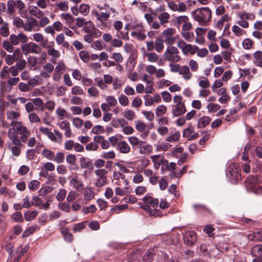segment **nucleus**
I'll list each match as a JSON object with an SVG mask.
<instances>
[{
    "label": "nucleus",
    "mask_w": 262,
    "mask_h": 262,
    "mask_svg": "<svg viewBox=\"0 0 262 262\" xmlns=\"http://www.w3.org/2000/svg\"><path fill=\"white\" fill-rule=\"evenodd\" d=\"M23 29L25 31L27 32L39 31L40 28L38 26V20L34 18L31 17L24 24Z\"/></svg>",
    "instance_id": "1a4fd4ad"
},
{
    "label": "nucleus",
    "mask_w": 262,
    "mask_h": 262,
    "mask_svg": "<svg viewBox=\"0 0 262 262\" xmlns=\"http://www.w3.org/2000/svg\"><path fill=\"white\" fill-rule=\"evenodd\" d=\"M55 134L50 132L48 135L47 137L52 141H56L57 137L59 138L62 137V134L59 133L58 130H54Z\"/></svg>",
    "instance_id": "5fc2aeb1"
},
{
    "label": "nucleus",
    "mask_w": 262,
    "mask_h": 262,
    "mask_svg": "<svg viewBox=\"0 0 262 262\" xmlns=\"http://www.w3.org/2000/svg\"><path fill=\"white\" fill-rule=\"evenodd\" d=\"M95 26L94 23L91 20L86 21L85 25H84V27L83 28V30L85 33H91L94 30Z\"/></svg>",
    "instance_id": "a19ab883"
},
{
    "label": "nucleus",
    "mask_w": 262,
    "mask_h": 262,
    "mask_svg": "<svg viewBox=\"0 0 262 262\" xmlns=\"http://www.w3.org/2000/svg\"><path fill=\"white\" fill-rule=\"evenodd\" d=\"M186 111L185 104L176 105L174 108L172 110V114L174 116L177 117L183 115Z\"/></svg>",
    "instance_id": "bb28decb"
},
{
    "label": "nucleus",
    "mask_w": 262,
    "mask_h": 262,
    "mask_svg": "<svg viewBox=\"0 0 262 262\" xmlns=\"http://www.w3.org/2000/svg\"><path fill=\"white\" fill-rule=\"evenodd\" d=\"M7 13L8 15H12L15 12V5L14 0H9L7 4Z\"/></svg>",
    "instance_id": "72a5a7b5"
},
{
    "label": "nucleus",
    "mask_w": 262,
    "mask_h": 262,
    "mask_svg": "<svg viewBox=\"0 0 262 262\" xmlns=\"http://www.w3.org/2000/svg\"><path fill=\"white\" fill-rule=\"evenodd\" d=\"M117 149L121 154H127L130 152V147L125 141H121L117 143Z\"/></svg>",
    "instance_id": "2eb2a0df"
},
{
    "label": "nucleus",
    "mask_w": 262,
    "mask_h": 262,
    "mask_svg": "<svg viewBox=\"0 0 262 262\" xmlns=\"http://www.w3.org/2000/svg\"><path fill=\"white\" fill-rule=\"evenodd\" d=\"M41 155L49 160H53L54 153L52 150L47 148H44L41 153Z\"/></svg>",
    "instance_id": "4c0bfd02"
},
{
    "label": "nucleus",
    "mask_w": 262,
    "mask_h": 262,
    "mask_svg": "<svg viewBox=\"0 0 262 262\" xmlns=\"http://www.w3.org/2000/svg\"><path fill=\"white\" fill-rule=\"evenodd\" d=\"M144 57L147 58L148 61L150 62H156L159 59L158 55L154 52L147 53L144 54Z\"/></svg>",
    "instance_id": "ea45409f"
},
{
    "label": "nucleus",
    "mask_w": 262,
    "mask_h": 262,
    "mask_svg": "<svg viewBox=\"0 0 262 262\" xmlns=\"http://www.w3.org/2000/svg\"><path fill=\"white\" fill-rule=\"evenodd\" d=\"M231 19L230 17L228 14H226L222 16V17L218 20L216 23V27L219 30H221L223 28L224 24L226 21H228Z\"/></svg>",
    "instance_id": "473e14b6"
},
{
    "label": "nucleus",
    "mask_w": 262,
    "mask_h": 262,
    "mask_svg": "<svg viewBox=\"0 0 262 262\" xmlns=\"http://www.w3.org/2000/svg\"><path fill=\"white\" fill-rule=\"evenodd\" d=\"M28 11L31 15L37 18H41L43 15V12L40 9H38V7L37 6H29Z\"/></svg>",
    "instance_id": "aec40b11"
},
{
    "label": "nucleus",
    "mask_w": 262,
    "mask_h": 262,
    "mask_svg": "<svg viewBox=\"0 0 262 262\" xmlns=\"http://www.w3.org/2000/svg\"><path fill=\"white\" fill-rule=\"evenodd\" d=\"M56 114L59 120H63L68 117V112L67 111L61 107H58L56 110Z\"/></svg>",
    "instance_id": "58836bf2"
},
{
    "label": "nucleus",
    "mask_w": 262,
    "mask_h": 262,
    "mask_svg": "<svg viewBox=\"0 0 262 262\" xmlns=\"http://www.w3.org/2000/svg\"><path fill=\"white\" fill-rule=\"evenodd\" d=\"M193 19L201 26L205 25L211 17V11L208 7L197 8L191 12Z\"/></svg>",
    "instance_id": "7ed1b4c3"
},
{
    "label": "nucleus",
    "mask_w": 262,
    "mask_h": 262,
    "mask_svg": "<svg viewBox=\"0 0 262 262\" xmlns=\"http://www.w3.org/2000/svg\"><path fill=\"white\" fill-rule=\"evenodd\" d=\"M177 46L182 49L183 53L185 55L188 53H190L191 55H193L198 49V46L187 44L185 42L181 40L179 41Z\"/></svg>",
    "instance_id": "6e6552de"
},
{
    "label": "nucleus",
    "mask_w": 262,
    "mask_h": 262,
    "mask_svg": "<svg viewBox=\"0 0 262 262\" xmlns=\"http://www.w3.org/2000/svg\"><path fill=\"white\" fill-rule=\"evenodd\" d=\"M239 17L240 19H244L245 20L251 19L253 20L255 18V15L252 13H247L246 12H241L239 14Z\"/></svg>",
    "instance_id": "3c124183"
},
{
    "label": "nucleus",
    "mask_w": 262,
    "mask_h": 262,
    "mask_svg": "<svg viewBox=\"0 0 262 262\" xmlns=\"http://www.w3.org/2000/svg\"><path fill=\"white\" fill-rule=\"evenodd\" d=\"M47 53L49 55L56 58L59 57L60 55V52L58 50L55 49L54 48H52L51 46L48 47Z\"/></svg>",
    "instance_id": "37998d69"
},
{
    "label": "nucleus",
    "mask_w": 262,
    "mask_h": 262,
    "mask_svg": "<svg viewBox=\"0 0 262 262\" xmlns=\"http://www.w3.org/2000/svg\"><path fill=\"white\" fill-rule=\"evenodd\" d=\"M188 17L187 16H179L177 17L176 25L178 27H179L182 24H184L186 23L187 21H188Z\"/></svg>",
    "instance_id": "864d4df0"
},
{
    "label": "nucleus",
    "mask_w": 262,
    "mask_h": 262,
    "mask_svg": "<svg viewBox=\"0 0 262 262\" xmlns=\"http://www.w3.org/2000/svg\"><path fill=\"white\" fill-rule=\"evenodd\" d=\"M118 101L122 106H127L129 103L128 98L124 95L121 94L118 97Z\"/></svg>",
    "instance_id": "338daca9"
},
{
    "label": "nucleus",
    "mask_w": 262,
    "mask_h": 262,
    "mask_svg": "<svg viewBox=\"0 0 262 262\" xmlns=\"http://www.w3.org/2000/svg\"><path fill=\"white\" fill-rule=\"evenodd\" d=\"M241 169L238 164L234 163L231 164L228 167L226 174L228 178L236 182L241 177Z\"/></svg>",
    "instance_id": "39448f33"
},
{
    "label": "nucleus",
    "mask_w": 262,
    "mask_h": 262,
    "mask_svg": "<svg viewBox=\"0 0 262 262\" xmlns=\"http://www.w3.org/2000/svg\"><path fill=\"white\" fill-rule=\"evenodd\" d=\"M29 120L31 123H38L40 121V118L35 113H31L29 115Z\"/></svg>",
    "instance_id": "bf43d9fd"
},
{
    "label": "nucleus",
    "mask_w": 262,
    "mask_h": 262,
    "mask_svg": "<svg viewBox=\"0 0 262 262\" xmlns=\"http://www.w3.org/2000/svg\"><path fill=\"white\" fill-rule=\"evenodd\" d=\"M90 12V7L85 4H81L79 6V12L83 15H87Z\"/></svg>",
    "instance_id": "4d7b16f0"
},
{
    "label": "nucleus",
    "mask_w": 262,
    "mask_h": 262,
    "mask_svg": "<svg viewBox=\"0 0 262 262\" xmlns=\"http://www.w3.org/2000/svg\"><path fill=\"white\" fill-rule=\"evenodd\" d=\"M167 107L164 105H160L156 108V115L157 116H162L167 112Z\"/></svg>",
    "instance_id": "de8ad7c7"
},
{
    "label": "nucleus",
    "mask_w": 262,
    "mask_h": 262,
    "mask_svg": "<svg viewBox=\"0 0 262 262\" xmlns=\"http://www.w3.org/2000/svg\"><path fill=\"white\" fill-rule=\"evenodd\" d=\"M40 185V182L37 180H32L28 184V188L32 191L37 190Z\"/></svg>",
    "instance_id": "052dcab7"
},
{
    "label": "nucleus",
    "mask_w": 262,
    "mask_h": 262,
    "mask_svg": "<svg viewBox=\"0 0 262 262\" xmlns=\"http://www.w3.org/2000/svg\"><path fill=\"white\" fill-rule=\"evenodd\" d=\"M124 116L126 119L128 120H132L135 117L136 114L133 111L128 110L125 111L124 112Z\"/></svg>",
    "instance_id": "e2e57ef3"
},
{
    "label": "nucleus",
    "mask_w": 262,
    "mask_h": 262,
    "mask_svg": "<svg viewBox=\"0 0 262 262\" xmlns=\"http://www.w3.org/2000/svg\"><path fill=\"white\" fill-rule=\"evenodd\" d=\"M156 250L155 249H149L144 255L143 260L144 262H151L154 259Z\"/></svg>",
    "instance_id": "5701e85b"
},
{
    "label": "nucleus",
    "mask_w": 262,
    "mask_h": 262,
    "mask_svg": "<svg viewBox=\"0 0 262 262\" xmlns=\"http://www.w3.org/2000/svg\"><path fill=\"white\" fill-rule=\"evenodd\" d=\"M232 31L234 34L237 37L241 36L244 32V30L237 25L232 26Z\"/></svg>",
    "instance_id": "69168bd1"
},
{
    "label": "nucleus",
    "mask_w": 262,
    "mask_h": 262,
    "mask_svg": "<svg viewBox=\"0 0 262 262\" xmlns=\"http://www.w3.org/2000/svg\"><path fill=\"white\" fill-rule=\"evenodd\" d=\"M10 40L14 46L18 45L20 42L21 43H26L28 41L27 36L23 33H19L17 35L11 34L10 36Z\"/></svg>",
    "instance_id": "f8f14e48"
},
{
    "label": "nucleus",
    "mask_w": 262,
    "mask_h": 262,
    "mask_svg": "<svg viewBox=\"0 0 262 262\" xmlns=\"http://www.w3.org/2000/svg\"><path fill=\"white\" fill-rule=\"evenodd\" d=\"M211 121V119L208 116H203L199 119L198 122V127L199 128H204Z\"/></svg>",
    "instance_id": "c756f323"
},
{
    "label": "nucleus",
    "mask_w": 262,
    "mask_h": 262,
    "mask_svg": "<svg viewBox=\"0 0 262 262\" xmlns=\"http://www.w3.org/2000/svg\"><path fill=\"white\" fill-rule=\"evenodd\" d=\"M9 129L8 136L14 145H21V142L25 143L31 135L30 130L24 126L20 121H12Z\"/></svg>",
    "instance_id": "f257e3e1"
},
{
    "label": "nucleus",
    "mask_w": 262,
    "mask_h": 262,
    "mask_svg": "<svg viewBox=\"0 0 262 262\" xmlns=\"http://www.w3.org/2000/svg\"><path fill=\"white\" fill-rule=\"evenodd\" d=\"M179 53V50L176 47H167L164 52V59L170 62H179L181 59L180 56L178 55Z\"/></svg>",
    "instance_id": "20e7f679"
},
{
    "label": "nucleus",
    "mask_w": 262,
    "mask_h": 262,
    "mask_svg": "<svg viewBox=\"0 0 262 262\" xmlns=\"http://www.w3.org/2000/svg\"><path fill=\"white\" fill-rule=\"evenodd\" d=\"M138 148L139 149V152L141 154H148L151 153L152 150V146L149 144H146L143 141Z\"/></svg>",
    "instance_id": "4be33fe9"
},
{
    "label": "nucleus",
    "mask_w": 262,
    "mask_h": 262,
    "mask_svg": "<svg viewBox=\"0 0 262 262\" xmlns=\"http://www.w3.org/2000/svg\"><path fill=\"white\" fill-rule=\"evenodd\" d=\"M196 241V236L193 231H187L184 235V241L188 246H192Z\"/></svg>",
    "instance_id": "ddd939ff"
},
{
    "label": "nucleus",
    "mask_w": 262,
    "mask_h": 262,
    "mask_svg": "<svg viewBox=\"0 0 262 262\" xmlns=\"http://www.w3.org/2000/svg\"><path fill=\"white\" fill-rule=\"evenodd\" d=\"M60 17L64 21L65 24L69 26H71L74 21V17L70 13H62Z\"/></svg>",
    "instance_id": "b1692460"
},
{
    "label": "nucleus",
    "mask_w": 262,
    "mask_h": 262,
    "mask_svg": "<svg viewBox=\"0 0 262 262\" xmlns=\"http://www.w3.org/2000/svg\"><path fill=\"white\" fill-rule=\"evenodd\" d=\"M55 106V102L52 100H49L44 104V110L47 109L50 112L54 110Z\"/></svg>",
    "instance_id": "8fccbe9b"
},
{
    "label": "nucleus",
    "mask_w": 262,
    "mask_h": 262,
    "mask_svg": "<svg viewBox=\"0 0 262 262\" xmlns=\"http://www.w3.org/2000/svg\"><path fill=\"white\" fill-rule=\"evenodd\" d=\"M155 49L157 52H161L164 48L163 41L161 38H157L155 42Z\"/></svg>",
    "instance_id": "a18cd8bd"
},
{
    "label": "nucleus",
    "mask_w": 262,
    "mask_h": 262,
    "mask_svg": "<svg viewBox=\"0 0 262 262\" xmlns=\"http://www.w3.org/2000/svg\"><path fill=\"white\" fill-rule=\"evenodd\" d=\"M151 161L154 163V167L156 169H158L160 165L162 163L163 158L159 155H153L150 157Z\"/></svg>",
    "instance_id": "7c9ffc66"
},
{
    "label": "nucleus",
    "mask_w": 262,
    "mask_h": 262,
    "mask_svg": "<svg viewBox=\"0 0 262 262\" xmlns=\"http://www.w3.org/2000/svg\"><path fill=\"white\" fill-rule=\"evenodd\" d=\"M179 74L182 75L183 78L185 80H189L192 76L187 66H181Z\"/></svg>",
    "instance_id": "a211bd4d"
},
{
    "label": "nucleus",
    "mask_w": 262,
    "mask_h": 262,
    "mask_svg": "<svg viewBox=\"0 0 262 262\" xmlns=\"http://www.w3.org/2000/svg\"><path fill=\"white\" fill-rule=\"evenodd\" d=\"M37 215V212L36 211H28L25 213V218L26 221H30L33 220Z\"/></svg>",
    "instance_id": "6e6d98bb"
},
{
    "label": "nucleus",
    "mask_w": 262,
    "mask_h": 262,
    "mask_svg": "<svg viewBox=\"0 0 262 262\" xmlns=\"http://www.w3.org/2000/svg\"><path fill=\"white\" fill-rule=\"evenodd\" d=\"M168 8L173 11L179 13L184 12L187 9L186 4L182 2H178L176 3L174 1H172L168 3Z\"/></svg>",
    "instance_id": "9d476101"
},
{
    "label": "nucleus",
    "mask_w": 262,
    "mask_h": 262,
    "mask_svg": "<svg viewBox=\"0 0 262 262\" xmlns=\"http://www.w3.org/2000/svg\"><path fill=\"white\" fill-rule=\"evenodd\" d=\"M149 160L148 159H141L137 162V169L140 171L143 170L149 165Z\"/></svg>",
    "instance_id": "2f4dec72"
},
{
    "label": "nucleus",
    "mask_w": 262,
    "mask_h": 262,
    "mask_svg": "<svg viewBox=\"0 0 262 262\" xmlns=\"http://www.w3.org/2000/svg\"><path fill=\"white\" fill-rule=\"evenodd\" d=\"M21 50L25 55H27L30 53L39 54L41 51L39 46L33 42L26 43L22 46Z\"/></svg>",
    "instance_id": "0eeeda50"
},
{
    "label": "nucleus",
    "mask_w": 262,
    "mask_h": 262,
    "mask_svg": "<svg viewBox=\"0 0 262 262\" xmlns=\"http://www.w3.org/2000/svg\"><path fill=\"white\" fill-rule=\"evenodd\" d=\"M55 41L58 45H62L64 48L68 49L69 47V42L65 40L64 36L62 33L56 36Z\"/></svg>",
    "instance_id": "a878e982"
},
{
    "label": "nucleus",
    "mask_w": 262,
    "mask_h": 262,
    "mask_svg": "<svg viewBox=\"0 0 262 262\" xmlns=\"http://www.w3.org/2000/svg\"><path fill=\"white\" fill-rule=\"evenodd\" d=\"M80 165L81 168L92 170L93 169V164L92 160L84 157H82L79 159Z\"/></svg>",
    "instance_id": "dca6fc26"
},
{
    "label": "nucleus",
    "mask_w": 262,
    "mask_h": 262,
    "mask_svg": "<svg viewBox=\"0 0 262 262\" xmlns=\"http://www.w3.org/2000/svg\"><path fill=\"white\" fill-rule=\"evenodd\" d=\"M71 93L75 95H82L84 94V91L80 86L75 85L72 88Z\"/></svg>",
    "instance_id": "0e129e2a"
},
{
    "label": "nucleus",
    "mask_w": 262,
    "mask_h": 262,
    "mask_svg": "<svg viewBox=\"0 0 262 262\" xmlns=\"http://www.w3.org/2000/svg\"><path fill=\"white\" fill-rule=\"evenodd\" d=\"M54 7L57 10L67 12L69 9V2L65 0L57 2L54 4Z\"/></svg>",
    "instance_id": "f3484780"
},
{
    "label": "nucleus",
    "mask_w": 262,
    "mask_h": 262,
    "mask_svg": "<svg viewBox=\"0 0 262 262\" xmlns=\"http://www.w3.org/2000/svg\"><path fill=\"white\" fill-rule=\"evenodd\" d=\"M20 145H14L12 144V143H10L8 145V148L11 150L12 155L15 157H18L20 154V149L19 146Z\"/></svg>",
    "instance_id": "f704fd0d"
},
{
    "label": "nucleus",
    "mask_w": 262,
    "mask_h": 262,
    "mask_svg": "<svg viewBox=\"0 0 262 262\" xmlns=\"http://www.w3.org/2000/svg\"><path fill=\"white\" fill-rule=\"evenodd\" d=\"M105 100L106 103H107L110 106H115L117 104V99L114 96H108L105 97Z\"/></svg>",
    "instance_id": "680f3d73"
},
{
    "label": "nucleus",
    "mask_w": 262,
    "mask_h": 262,
    "mask_svg": "<svg viewBox=\"0 0 262 262\" xmlns=\"http://www.w3.org/2000/svg\"><path fill=\"white\" fill-rule=\"evenodd\" d=\"M158 19L162 26L165 25V24L169 22V19L170 18V15L167 12H163L159 14L157 17Z\"/></svg>",
    "instance_id": "393cba45"
},
{
    "label": "nucleus",
    "mask_w": 262,
    "mask_h": 262,
    "mask_svg": "<svg viewBox=\"0 0 262 262\" xmlns=\"http://www.w3.org/2000/svg\"><path fill=\"white\" fill-rule=\"evenodd\" d=\"M135 127L138 131L142 132L145 130L146 125L143 122L137 120L135 122Z\"/></svg>",
    "instance_id": "603ef678"
},
{
    "label": "nucleus",
    "mask_w": 262,
    "mask_h": 262,
    "mask_svg": "<svg viewBox=\"0 0 262 262\" xmlns=\"http://www.w3.org/2000/svg\"><path fill=\"white\" fill-rule=\"evenodd\" d=\"M100 10H106L105 12H98L96 10L92 11V14L96 17V20L100 23L98 27L101 29H105L110 27V25L107 23L110 18L111 13H115L116 10L114 8L110 7L108 5H104V7L97 6Z\"/></svg>",
    "instance_id": "f03ea898"
},
{
    "label": "nucleus",
    "mask_w": 262,
    "mask_h": 262,
    "mask_svg": "<svg viewBox=\"0 0 262 262\" xmlns=\"http://www.w3.org/2000/svg\"><path fill=\"white\" fill-rule=\"evenodd\" d=\"M259 183L258 178L256 176H249L246 180L247 188L251 190L257 189V192L259 193V188L258 189V184Z\"/></svg>",
    "instance_id": "9b49d317"
},
{
    "label": "nucleus",
    "mask_w": 262,
    "mask_h": 262,
    "mask_svg": "<svg viewBox=\"0 0 262 262\" xmlns=\"http://www.w3.org/2000/svg\"><path fill=\"white\" fill-rule=\"evenodd\" d=\"M70 185L76 190H80L83 186V183L80 178L73 177L70 182Z\"/></svg>",
    "instance_id": "6ab92c4d"
},
{
    "label": "nucleus",
    "mask_w": 262,
    "mask_h": 262,
    "mask_svg": "<svg viewBox=\"0 0 262 262\" xmlns=\"http://www.w3.org/2000/svg\"><path fill=\"white\" fill-rule=\"evenodd\" d=\"M252 255L255 257H262V245H256L252 250Z\"/></svg>",
    "instance_id": "c03bdc74"
},
{
    "label": "nucleus",
    "mask_w": 262,
    "mask_h": 262,
    "mask_svg": "<svg viewBox=\"0 0 262 262\" xmlns=\"http://www.w3.org/2000/svg\"><path fill=\"white\" fill-rule=\"evenodd\" d=\"M144 31H133L131 32L130 35L134 38L142 41L146 37V35L144 33Z\"/></svg>",
    "instance_id": "c85d7f7f"
},
{
    "label": "nucleus",
    "mask_w": 262,
    "mask_h": 262,
    "mask_svg": "<svg viewBox=\"0 0 262 262\" xmlns=\"http://www.w3.org/2000/svg\"><path fill=\"white\" fill-rule=\"evenodd\" d=\"M254 58L256 60V65L262 67V51H256L254 54Z\"/></svg>",
    "instance_id": "09e8293b"
},
{
    "label": "nucleus",
    "mask_w": 262,
    "mask_h": 262,
    "mask_svg": "<svg viewBox=\"0 0 262 262\" xmlns=\"http://www.w3.org/2000/svg\"><path fill=\"white\" fill-rule=\"evenodd\" d=\"M10 34L8 24L7 23L3 24V26L0 28V34L3 37H7Z\"/></svg>",
    "instance_id": "79ce46f5"
},
{
    "label": "nucleus",
    "mask_w": 262,
    "mask_h": 262,
    "mask_svg": "<svg viewBox=\"0 0 262 262\" xmlns=\"http://www.w3.org/2000/svg\"><path fill=\"white\" fill-rule=\"evenodd\" d=\"M38 229V226L37 225H34L32 226H30L26 229V230L23 233V236L24 237L28 236L30 234L33 233L36 230Z\"/></svg>",
    "instance_id": "49530a36"
},
{
    "label": "nucleus",
    "mask_w": 262,
    "mask_h": 262,
    "mask_svg": "<svg viewBox=\"0 0 262 262\" xmlns=\"http://www.w3.org/2000/svg\"><path fill=\"white\" fill-rule=\"evenodd\" d=\"M128 141L129 143L134 147L138 148L141 144L142 143V140H140L138 138L135 136H131L128 138Z\"/></svg>",
    "instance_id": "c9c22d12"
},
{
    "label": "nucleus",
    "mask_w": 262,
    "mask_h": 262,
    "mask_svg": "<svg viewBox=\"0 0 262 262\" xmlns=\"http://www.w3.org/2000/svg\"><path fill=\"white\" fill-rule=\"evenodd\" d=\"M143 202L145 204H147L150 207H157L159 204V200L157 198H154L149 194H146L142 199Z\"/></svg>",
    "instance_id": "4468645a"
},
{
    "label": "nucleus",
    "mask_w": 262,
    "mask_h": 262,
    "mask_svg": "<svg viewBox=\"0 0 262 262\" xmlns=\"http://www.w3.org/2000/svg\"><path fill=\"white\" fill-rule=\"evenodd\" d=\"M97 177V180L95 183V186L100 187L107 183V177L106 176L108 171L105 169L101 168L96 169L94 171Z\"/></svg>",
    "instance_id": "423d86ee"
},
{
    "label": "nucleus",
    "mask_w": 262,
    "mask_h": 262,
    "mask_svg": "<svg viewBox=\"0 0 262 262\" xmlns=\"http://www.w3.org/2000/svg\"><path fill=\"white\" fill-rule=\"evenodd\" d=\"M180 137L181 133L179 131L170 133L165 139V141L171 143H174L179 140Z\"/></svg>",
    "instance_id": "412c9836"
},
{
    "label": "nucleus",
    "mask_w": 262,
    "mask_h": 262,
    "mask_svg": "<svg viewBox=\"0 0 262 262\" xmlns=\"http://www.w3.org/2000/svg\"><path fill=\"white\" fill-rule=\"evenodd\" d=\"M32 102L39 111L41 112L44 111L45 104L40 98H35L32 100Z\"/></svg>",
    "instance_id": "e433bc0d"
},
{
    "label": "nucleus",
    "mask_w": 262,
    "mask_h": 262,
    "mask_svg": "<svg viewBox=\"0 0 262 262\" xmlns=\"http://www.w3.org/2000/svg\"><path fill=\"white\" fill-rule=\"evenodd\" d=\"M176 33V30L172 28H168L164 30L162 34L163 36H164L166 37H168L169 36H171L172 35H174Z\"/></svg>",
    "instance_id": "774afa93"
},
{
    "label": "nucleus",
    "mask_w": 262,
    "mask_h": 262,
    "mask_svg": "<svg viewBox=\"0 0 262 262\" xmlns=\"http://www.w3.org/2000/svg\"><path fill=\"white\" fill-rule=\"evenodd\" d=\"M83 195L84 199L86 201H90L93 199L94 197V192L93 189L90 187H86L83 188Z\"/></svg>",
    "instance_id": "cd10ccee"
},
{
    "label": "nucleus",
    "mask_w": 262,
    "mask_h": 262,
    "mask_svg": "<svg viewBox=\"0 0 262 262\" xmlns=\"http://www.w3.org/2000/svg\"><path fill=\"white\" fill-rule=\"evenodd\" d=\"M4 48L8 52H12L14 49L13 46L12 42L8 40H4L3 43Z\"/></svg>",
    "instance_id": "13d9d810"
}]
</instances>
